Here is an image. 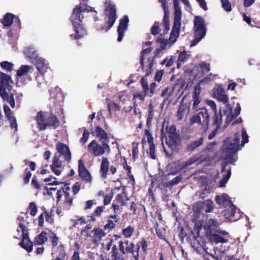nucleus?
I'll return each mask as SVG.
<instances>
[{"label": "nucleus", "mask_w": 260, "mask_h": 260, "mask_svg": "<svg viewBox=\"0 0 260 260\" xmlns=\"http://www.w3.org/2000/svg\"><path fill=\"white\" fill-rule=\"evenodd\" d=\"M241 135L237 133L233 137L226 138L223 143L222 148V154L221 157L226 161V163H233L237 160L238 157L236 152L244 147V145L248 142V136L246 131H242L241 144L239 142Z\"/></svg>", "instance_id": "obj_1"}, {"label": "nucleus", "mask_w": 260, "mask_h": 260, "mask_svg": "<svg viewBox=\"0 0 260 260\" xmlns=\"http://www.w3.org/2000/svg\"><path fill=\"white\" fill-rule=\"evenodd\" d=\"M84 11L96 12L93 8L86 4H80L75 7L70 18L75 32V34L71 35V37L75 40H78L86 34V31L82 24V20L83 18L82 13Z\"/></svg>", "instance_id": "obj_2"}, {"label": "nucleus", "mask_w": 260, "mask_h": 260, "mask_svg": "<svg viewBox=\"0 0 260 260\" xmlns=\"http://www.w3.org/2000/svg\"><path fill=\"white\" fill-rule=\"evenodd\" d=\"M56 147L58 154L56 153L54 155L51 169L56 175L58 176L63 170L61 161L59 160L60 156L69 161L71 159V154L69 147L63 143H58Z\"/></svg>", "instance_id": "obj_3"}, {"label": "nucleus", "mask_w": 260, "mask_h": 260, "mask_svg": "<svg viewBox=\"0 0 260 260\" xmlns=\"http://www.w3.org/2000/svg\"><path fill=\"white\" fill-rule=\"evenodd\" d=\"M215 201L219 205L225 206H230L231 209V213H228L229 210H224L223 212V216L230 221H236L240 217V212L239 210L233 205L230 199L229 196L225 193H222L215 197Z\"/></svg>", "instance_id": "obj_4"}, {"label": "nucleus", "mask_w": 260, "mask_h": 260, "mask_svg": "<svg viewBox=\"0 0 260 260\" xmlns=\"http://www.w3.org/2000/svg\"><path fill=\"white\" fill-rule=\"evenodd\" d=\"M87 151L91 156L99 157L105 153L110 154L111 148L107 142H101L100 144L95 140H93L88 144Z\"/></svg>", "instance_id": "obj_5"}, {"label": "nucleus", "mask_w": 260, "mask_h": 260, "mask_svg": "<svg viewBox=\"0 0 260 260\" xmlns=\"http://www.w3.org/2000/svg\"><path fill=\"white\" fill-rule=\"evenodd\" d=\"M184 85L176 84L175 86H169L162 90L161 95L164 99V104H169L175 99H179L183 94Z\"/></svg>", "instance_id": "obj_6"}, {"label": "nucleus", "mask_w": 260, "mask_h": 260, "mask_svg": "<svg viewBox=\"0 0 260 260\" xmlns=\"http://www.w3.org/2000/svg\"><path fill=\"white\" fill-rule=\"evenodd\" d=\"M206 28L203 19L196 16L194 21V39L191 42V46L196 45L206 35Z\"/></svg>", "instance_id": "obj_7"}, {"label": "nucleus", "mask_w": 260, "mask_h": 260, "mask_svg": "<svg viewBox=\"0 0 260 260\" xmlns=\"http://www.w3.org/2000/svg\"><path fill=\"white\" fill-rule=\"evenodd\" d=\"M210 121V116L206 109L204 108L198 114L193 115L190 119V124L198 123L201 128L206 131L208 127Z\"/></svg>", "instance_id": "obj_8"}, {"label": "nucleus", "mask_w": 260, "mask_h": 260, "mask_svg": "<svg viewBox=\"0 0 260 260\" xmlns=\"http://www.w3.org/2000/svg\"><path fill=\"white\" fill-rule=\"evenodd\" d=\"M176 128L174 126H171L169 129V132L165 134L164 124L161 128V133L164 137L166 138V145L172 150H176L179 142V139L177 134L175 132Z\"/></svg>", "instance_id": "obj_9"}, {"label": "nucleus", "mask_w": 260, "mask_h": 260, "mask_svg": "<svg viewBox=\"0 0 260 260\" xmlns=\"http://www.w3.org/2000/svg\"><path fill=\"white\" fill-rule=\"evenodd\" d=\"M105 5L106 6L105 12L108 17V20L106 21L108 26L105 29V31H108L114 24L116 19V14L115 6L110 1H106Z\"/></svg>", "instance_id": "obj_10"}, {"label": "nucleus", "mask_w": 260, "mask_h": 260, "mask_svg": "<svg viewBox=\"0 0 260 260\" xmlns=\"http://www.w3.org/2000/svg\"><path fill=\"white\" fill-rule=\"evenodd\" d=\"M13 83L11 77L3 73L0 78V95L1 97L6 98V93L8 92L7 90H10L11 89V84Z\"/></svg>", "instance_id": "obj_11"}, {"label": "nucleus", "mask_w": 260, "mask_h": 260, "mask_svg": "<svg viewBox=\"0 0 260 260\" xmlns=\"http://www.w3.org/2000/svg\"><path fill=\"white\" fill-rule=\"evenodd\" d=\"M19 232L20 231L22 233L23 239L20 245L22 248L25 249L27 252H30L32 250L33 244L29 240L27 234L26 233L25 225L22 223L19 224V229L17 230Z\"/></svg>", "instance_id": "obj_12"}, {"label": "nucleus", "mask_w": 260, "mask_h": 260, "mask_svg": "<svg viewBox=\"0 0 260 260\" xmlns=\"http://www.w3.org/2000/svg\"><path fill=\"white\" fill-rule=\"evenodd\" d=\"M212 96L223 104H226L229 101L228 96L226 94L224 89L219 85H216L213 89Z\"/></svg>", "instance_id": "obj_13"}, {"label": "nucleus", "mask_w": 260, "mask_h": 260, "mask_svg": "<svg viewBox=\"0 0 260 260\" xmlns=\"http://www.w3.org/2000/svg\"><path fill=\"white\" fill-rule=\"evenodd\" d=\"M219 225L220 223L215 219H207L203 225V229L206 232L207 236L208 237L213 234V232L217 231Z\"/></svg>", "instance_id": "obj_14"}, {"label": "nucleus", "mask_w": 260, "mask_h": 260, "mask_svg": "<svg viewBox=\"0 0 260 260\" xmlns=\"http://www.w3.org/2000/svg\"><path fill=\"white\" fill-rule=\"evenodd\" d=\"M78 172L79 176L84 181L89 183L91 182V175L85 167L83 161L81 159L78 161Z\"/></svg>", "instance_id": "obj_15"}, {"label": "nucleus", "mask_w": 260, "mask_h": 260, "mask_svg": "<svg viewBox=\"0 0 260 260\" xmlns=\"http://www.w3.org/2000/svg\"><path fill=\"white\" fill-rule=\"evenodd\" d=\"M129 20L127 16H124L120 20L119 25L117 29L118 37V42H121L124 37V34L128 26Z\"/></svg>", "instance_id": "obj_16"}, {"label": "nucleus", "mask_w": 260, "mask_h": 260, "mask_svg": "<svg viewBox=\"0 0 260 260\" xmlns=\"http://www.w3.org/2000/svg\"><path fill=\"white\" fill-rule=\"evenodd\" d=\"M226 110H224V113H228L226 118V122L229 123L234 118L236 117L240 114L241 108L240 104L238 103L233 112L230 105H226Z\"/></svg>", "instance_id": "obj_17"}, {"label": "nucleus", "mask_w": 260, "mask_h": 260, "mask_svg": "<svg viewBox=\"0 0 260 260\" xmlns=\"http://www.w3.org/2000/svg\"><path fill=\"white\" fill-rule=\"evenodd\" d=\"M34 63H35L37 70L41 74L45 73L47 71V70L49 68L48 61L44 58L38 56L37 59H36Z\"/></svg>", "instance_id": "obj_18"}, {"label": "nucleus", "mask_w": 260, "mask_h": 260, "mask_svg": "<svg viewBox=\"0 0 260 260\" xmlns=\"http://www.w3.org/2000/svg\"><path fill=\"white\" fill-rule=\"evenodd\" d=\"M4 110L5 115L10 122V126L12 128H14L16 131L17 130V124L16 118L13 116V113L9 108L6 105L4 106Z\"/></svg>", "instance_id": "obj_19"}, {"label": "nucleus", "mask_w": 260, "mask_h": 260, "mask_svg": "<svg viewBox=\"0 0 260 260\" xmlns=\"http://www.w3.org/2000/svg\"><path fill=\"white\" fill-rule=\"evenodd\" d=\"M162 4V6L165 11V15L163 18V26L164 27V33H167L170 29V23L169 19V13L166 8V0H158Z\"/></svg>", "instance_id": "obj_20"}, {"label": "nucleus", "mask_w": 260, "mask_h": 260, "mask_svg": "<svg viewBox=\"0 0 260 260\" xmlns=\"http://www.w3.org/2000/svg\"><path fill=\"white\" fill-rule=\"evenodd\" d=\"M209 239L211 242L218 243H226L229 241V236L223 237L220 235L218 233L217 234H212L210 236H208Z\"/></svg>", "instance_id": "obj_21"}, {"label": "nucleus", "mask_w": 260, "mask_h": 260, "mask_svg": "<svg viewBox=\"0 0 260 260\" xmlns=\"http://www.w3.org/2000/svg\"><path fill=\"white\" fill-rule=\"evenodd\" d=\"M109 161L107 157H103L100 166V173L103 178H106L109 170Z\"/></svg>", "instance_id": "obj_22"}, {"label": "nucleus", "mask_w": 260, "mask_h": 260, "mask_svg": "<svg viewBox=\"0 0 260 260\" xmlns=\"http://www.w3.org/2000/svg\"><path fill=\"white\" fill-rule=\"evenodd\" d=\"M24 54L27 58H29L31 62H34L35 60L38 57L37 50L33 46H29L25 49Z\"/></svg>", "instance_id": "obj_23"}, {"label": "nucleus", "mask_w": 260, "mask_h": 260, "mask_svg": "<svg viewBox=\"0 0 260 260\" xmlns=\"http://www.w3.org/2000/svg\"><path fill=\"white\" fill-rule=\"evenodd\" d=\"M222 172L223 173V174L222 175V179L219 182V187H220L224 186L229 180L231 175V169L230 167L226 169V166H223Z\"/></svg>", "instance_id": "obj_24"}, {"label": "nucleus", "mask_w": 260, "mask_h": 260, "mask_svg": "<svg viewBox=\"0 0 260 260\" xmlns=\"http://www.w3.org/2000/svg\"><path fill=\"white\" fill-rule=\"evenodd\" d=\"M201 89L199 86H196L193 95L192 97V108L196 110H198L199 104L201 103V98L200 97Z\"/></svg>", "instance_id": "obj_25"}, {"label": "nucleus", "mask_w": 260, "mask_h": 260, "mask_svg": "<svg viewBox=\"0 0 260 260\" xmlns=\"http://www.w3.org/2000/svg\"><path fill=\"white\" fill-rule=\"evenodd\" d=\"M36 120L40 130H44L46 127V116L44 112H40L36 116Z\"/></svg>", "instance_id": "obj_26"}, {"label": "nucleus", "mask_w": 260, "mask_h": 260, "mask_svg": "<svg viewBox=\"0 0 260 260\" xmlns=\"http://www.w3.org/2000/svg\"><path fill=\"white\" fill-rule=\"evenodd\" d=\"M94 134L101 142H107L108 143L109 139L107 133L99 126L96 127Z\"/></svg>", "instance_id": "obj_27"}, {"label": "nucleus", "mask_w": 260, "mask_h": 260, "mask_svg": "<svg viewBox=\"0 0 260 260\" xmlns=\"http://www.w3.org/2000/svg\"><path fill=\"white\" fill-rule=\"evenodd\" d=\"M32 72V67L28 65H22L17 71L16 76L18 77H20L23 76H25L29 73Z\"/></svg>", "instance_id": "obj_28"}, {"label": "nucleus", "mask_w": 260, "mask_h": 260, "mask_svg": "<svg viewBox=\"0 0 260 260\" xmlns=\"http://www.w3.org/2000/svg\"><path fill=\"white\" fill-rule=\"evenodd\" d=\"M213 208V203L212 201L207 200L200 203V211L210 212Z\"/></svg>", "instance_id": "obj_29"}, {"label": "nucleus", "mask_w": 260, "mask_h": 260, "mask_svg": "<svg viewBox=\"0 0 260 260\" xmlns=\"http://www.w3.org/2000/svg\"><path fill=\"white\" fill-rule=\"evenodd\" d=\"M189 112V108L186 105H180L177 113V117L178 120H181L184 116H187Z\"/></svg>", "instance_id": "obj_30"}, {"label": "nucleus", "mask_w": 260, "mask_h": 260, "mask_svg": "<svg viewBox=\"0 0 260 260\" xmlns=\"http://www.w3.org/2000/svg\"><path fill=\"white\" fill-rule=\"evenodd\" d=\"M94 236L93 237V242L94 243H98L102 238L105 236V233L102 229H94L93 230Z\"/></svg>", "instance_id": "obj_31"}, {"label": "nucleus", "mask_w": 260, "mask_h": 260, "mask_svg": "<svg viewBox=\"0 0 260 260\" xmlns=\"http://www.w3.org/2000/svg\"><path fill=\"white\" fill-rule=\"evenodd\" d=\"M182 17L181 10L175 11V16L173 26L176 28H180L181 20Z\"/></svg>", "instance_id": "obj_32"}, {"label": "nucleus", "mask_w": 260, "mask_h": 260, "mask_svg": "<svg viewBox=\"0 0 260 260\" xmlns=\"http://www.w3.org/2000/svg\"><path fill=\"white\" fill-rule=\"evenodd\" d=\"M46 235V233L42 232L40 234L36 237L34 241L35 244L42 245L44 244L47 240V237Z\"/></svg>", "instance_id": "obj_33"}, {"label": "nucleus", "mask_w": 260, "mask_h": 260, "mask_svg": "<svg viewBox=\"0 0 260 260\" xmlns=\"http://www.w3.org/2000/svg\"><path fill=\"white\" fill-rule=\"evenodd\" d=\"M179 30L180 28H176L175 27L173 26L169 38V42H170L171 44H173L176 41L179 35Z\"/></svg>", "instance_id": "obj_34"}, {"label": "nucleus", "mask_w": 260, "mask_h": 260, "mask_svg": "<svg viewBox=\"0 0 260 260\" xmlns=\"http://www.w3.org/2000/svg\"><path fill=\"white\" fill-rule=\"evenodd\" d=\"M111 252V257L114 260H124L123 256L118 252L116 245H113Z\"/></svg>", "instance_id": "obj_35"}, {"label": "nucleus", "mask_w": 260, "mask_h": 260, "mask_svg": "<svg viewBox=\"0 0 260 260\" xmlns=\"http://www.w3.org/2000/svg\"><path fill=\"white\" fill-rule=\"evenodd\" d=\"M13 19L14 15L11 13H7L4 16L2 22L5 26H9L12 24Z\"/></svg>", "instance_id": "obj_36"}, {"label": "nucleus", "mask_w": 260, "mask_h": 260, "mask_svg": "<svg viewBox=\"0 0 260 260\" xmlns=\"http://www.w3.org/2000/svg\"><path fill=\"white\" fill-rule=\"evenodd\" d=\"M46 126H56L58 124V121L57 117L53 115H51L48 117L46 116Z\"/></svg>", "instance_id": "obj_37"}, {"label": "nucleus", "mask_w": 260, "mask_h": 260, "mask_svg": "<svg viewBox=\"0 0 260 260\" xmlns=\"http://www.w3.org/2000/svg\"><path fill=\"white\" fill-rule=\"evenodd\" d=\"M215 76L216 75L215 74L211 73L209 74V75H207L203 80H200L197 86L200 87L201 85H204L208 82L213 81L214 79ZM200 88H201V87Z\"/></svg>", "instance_id": "obj_38"}, {"label": "nucleus", "mask_w": 260, "mask_h": 260, "mask_svg": "<svg viewBox=\"0 0 260 260\" xmlns=\"http://www.w3.org/2000/svg\"><path fill=\"white\" fill-rule=\"evenodd\" d=\"M197 68L199 71L202 72L201 76L210 70V64L205 62L200 63Z\"/></svg>", "instance_id": "obj_39"}, {"label": "nucleus", "mask_w": 260, "mask_h": 260, "mask_svg": "<svg viewBox=\"0 0 260 260\" xmlns=\"http://www.w3.org/2000/svg\"><path fill=\"white\" fill-rule=\"evenodd\" d=\"M105 208L104 206L98 207L91 216V220L93 221H95L96 217L100 216L102 213L104 211Z\"/></svg>", "instance_id": "obj_40"}, {"label": "nucleus", "mask_w": 260, "mask_h": 260, "mask_svg": "<svg viewBox=\"0 0 260 260\" xmlns=\"http://www.w3.org/2000/svg\"><path fill=\"white\" fill-rule=\"evenodd\" d=\"M203 143V138H200L198 140H196L190 144L187 147V149L189 151H193L197 147L201 146Z\"/></svg>", "instance_id": "obj_41"}, {"label": "nucleus", "mask_w": 260, "mask_h": 260, "mask_svg": "<svg viewBox=\"0 0 260 260\" xmlns=\"http://www.w3.org/2000/svg\"><path fill=\"white\" fill-rule=\"evenodd\" d=\"M222 121V116L221 113V110H220L219 113H217V111L214 112V124L216 125V127L220 128V125Z\"/></svg>", "instance_id": "obj_42"}, {"label": "nucleus", "mask_w": 260, "mask_h": 260, "mask_svg": "<svg viewBox=\"0 0 260 260\" xmlns=\"http://www.w3.org/2000/svg\"><path fill=\"white\" fill-rule=\"evenodd\" d=\"M173 168L175 169V172H178L180 171L183 170L186 168L184 161L178 160L176 162H175L173 164Z\"/></svg>", "instance_id": "obj_43"}, {"label": "nucleus", "mask_w": 260, "mask_h": 260, "mask_svg": "<svg viewBox=\"0 0 260 260\" xmlns=\"http://www.w3.org/2000/svg\"><path fill=\"white\" fill-rule=\"evenodd\" d=\"M66 190H65L64 191V198H65L64 203L66 204H68V205L69 206H70L72 204V203H73V198L71 196L70 193L67 191L68 190L70 189L69 187L68 186H67L66 188Z\"/></svg>", "instance_id": "obj_44"}, {"label": "nucleus", "mask_w": 260, "mask_h": 260, "mask_svg": "<svg viewBox=\"0 0 260 260\" xmlns=\"http://www.w3.org/2000/svg\"><path fill=\"white\" fill-rule=\"evenodd\" d=\"M14 66L13 63L7 61H3L1 63V66L2 69L7 72H11L13 70Z\"/></svg>", "instance_id": "obj_45"}, {"label": "nucleus", "mask_w": 260, "mask_h": 260, "mask_svg": "<svg viewBox=\"0 0 260 260\" xmlns=\"http://www.w3.org/2000/svg\"><path fill=\"white\" fill-rule=\"evenodd\" d=\"M5 94L6 96V98L4 97L2 98L4 100L8 102L12 108H14L15 106V103L13 95L12 94H9L8 92L6 93Z\"/></svg>", "instance_id": "obj_46"}, {"label": "nucleus", "mask_w": 260, "mask_h": 260, "mask_svg": "<svg viewBox=\"0 0 260 260\" xmlns=\"http://www.w3.org/2000/svg\"><path fill=\"white\" fill-rule=\"evenodd\" d=\"M189 56L185 51L180 52L178 58V64L186 61L188 59Z\"/></svg>", "instance_id": "obj_47"}, {"label": "nucleus", "mask_w": 260, "mask_h": 260, "mask_svg": "<svg viewBox=\"0 0 260 260\" xmlns=\"http://www.w3.org/2000/svg\"><path fill=\"white\" fill-rule=\"evenodd\" d=\"M126 197L123 194H118L116 198V203L120 205H124L126 201Z\"/></svg>", "instance_id": "obj_48"}, {"label": "nucleus", "mask_w": 260, "mask_h": 260, "mask_svg": "<svg viewBox=\"0 0 260 260\" xmlns=\"http://www.w3.org/2000/svg\"><path fill=\"white\" fill-rule=\"evenodd\" d=\"M134 231V229L131 226H129L127 228L124 229L122 231L123 235L125 237H130L133 234Z\"/></svg>", "instance_id": "obj_49"}, {"label": "nucleus", "mask_w": 260, "mask_h": 260, "mask_svg": "<svg viewBox=\"0 0 260 260\" xmlns=\"http://www.w3.org/2000/svg\"><path fill=\"white\" fill-rule=\"evenodd\" d=\"M56 178L52 176H50L44 179L45 182H49L48 183V185H57L60 183H62V182H59L56 180Z\"/></svg>", "instance_id": "obj_50"}, {"label": "nucleus", "mask_w": 260, "mask_h": 260, "mask_svg": "<svg viewBox=\"0 0 260 260\" xmlns=\"http://www.w3.org/2000/svg\"><path fill=\"white\" fill-rule=\"evenodd\" d=\"M221 2L224 10L227 12H230L232 10L231 5L229 0H221Z\"/></svg>", "instance_id": "obj_51"}, {"label": "nucleus", "mask_w": 260, "mask_h": 260, "mask_svg": "<svg viewBox=\"0 0 260 260\" xmlns=\"http://www.w3.org/2000/svg\"><path fill=\"white\" fill-rule=\"evenodd\" d=\"M153 117V109L152 104H150L149 105V108L148 110V115H147V122L151 121Z\"/></svg>", "instance_id": "obj_52"}, {"label": "nucleus", "mask_w": 260, "mask_h": 260, "mask_svg": "<svg viewBox=\"0 0 260 260\" xmlns=\"http://www.w3.org/2000/svg\"><path fill=\"white\" fill-rule=\"evenodd\" d=\"M29 208L30 210V214L33 216H35L37 214L38 208L35 203H30L29 204Z\"/></svg>", "instance_id": "obj_53"}, {"label": "nucleus", "mask_w": 260, "mask_h": 260, "mask_svg": "<svg viewBox=\"0 0 260 260\" xmlns=\"http://www.w3.org/2000/svg\"><path fill=\"white\" fill-rule=\"evenodd\" d=\"M159 24L158 22H155L151 28V32L153 35H156L159 34Z\"/></svg>", "instance_id": "obj_54"}, {"label": "nucleus", "mask_w": 260, "mask_h": 260, "mask_svg": "<svg viewBox=\"0 0 260 260\" xmlns=\"http://www.w3.org/2000/svg\"><path fill=\"white\" fill-rule=\"evenodd\" d=\"M146 93L141 92H136L134 94V99H138L141 101H143L145 100Z\"/></svg>", "instance_id": "obj_55"}, {"label": "nucleus", "mask_w": 260, "mask_h": 260, "mask_svg": "<svg viewBox=\"0 0 260 260\" xmlns=\"http://www.w3.org/2000/svg\"><path fill=\"white\" fill-rule=\"evenodd\" d=\"M151 51V48H148L145 49H144L141 54V59L140 63L142 66L144 65V55L146 54L150 53Z\"/></svg>", "instance_id": "obj_56"}, {"label": "nucleus", "mask_w": 260, "mask_h": 260, "mask_svg": "<svg viewBox=\"0 0 260 260\" xmlns=\"http://www.w3.org/2000/svg\"><path fill=\"white\" fill-rule=\"evenodd\" d=\"M89 133L86 129L84 131L82 137L80 140V142L83 144H84L87 141L89 137Z\"/></svg>", "instance_id": "obj_57"}, {"label": "nucleus", "mask_w": 260, "mask_h": 260, "mask_svg": "<svg viewBox=\"0 0 260 260\" xmlns=\"http://www.w3.org/2000/svg\"><path fill=\"white\" fill-rule=\"evenodd\" d=\"M205 103L208 106L211 107L214 110V112H217L216 105L213 101L210 100H207L205 101Z\"/></svg>", "instance_id": "obj_58"}, {"label": "nucleus", "mask_w": 260, "mask_h": 260, "mask_svg": "<svg viewBox=\"0 0 260 260\" xmlns=\"http://www.w3.org/2000/svg\"><path fill=\"white\" fill-rule=\"evenodd\" d=\"M145 134L146 136L147 141L149 143V145H151V144H154L153 141V137L151 135V134L149 133V132L147 129H146L145 131Z\"/></svg>", "instance_id": "obj_59"}, {"label": "nucleus", "mask_w": 260, "mask_h": 260, "mask_svg": "<svg viewBox=\"0 0 260 260\" xmlns=\"http://www.w3.org/2000/svg\"><path fill=\"white\" fill-rule=\"evenodd\" d=\"M149 155L151 158L155 159L156 158V156L155 154V145L154 144H152L149 145Z\"/></svg>", "instance_id": "obj_60"}, {"label": "nucleus", "mask_w": 260, "mask_h": 260, "mask_svg": "<svg viewBox=\"0 0 260 260\" xmlns=\"http://www.w3.org/2000/svg\"><path fill=\"white\" fill-rule=\"evenodd\" d=\"M198 160V158L196 157H193L192 158H190L187 161H184V164L185 166V167H188L189 166L191 165L192 164L195 163L197 162Z\"/></svg>", "instance_id": "obj_61"}, {"label": "nucleus", "mask_w": 260, "mask_h": 260, "mask_svg": "<svg viewBox=\"0 0 260 260\" xmlns=\"http://www.w3.org/2000/svg\"><path fill=\"white\" fill-rule=\"evenodd\" d=\"M181 179H182V177H181L180 175L176 176L175 178H174L173 179H172L169 182V185L171 186H173L174 185H176V184H178L179 182H180L181 181Z\"/></svg>", "instance_id": "obj_62"}, {"label": "nucleus", "mask_w": 260, "mask_h": 260, "mask_svg": "<svg viewBox=\"0 0 260 260\" xmlns=\"http://www.w3.org/2000/svg\"><path fill=\"white\" fill-rule=\"evenodd\" d=\"M80 187L81 184L79 182H76L73 185L72 187V190L74 194H76L77 193H78V192L80 190Z\"/></svg>", "instance_id": "obj_63"}, {"label": "nucleus", "mask_w": 260, "mask_h": 260, "mask_svg": "<svg viewBox=\"0 0 260 260\" xmlns=\"http://www.w3.org/2000/svg\"><path fill=\"white\" fill-rule=\"evenodd\" d=\"M91 229V225L88 224L81 231V234L85 236H88L89 235L88 231Z\"/></svg>", "instance_id": "obj_64"}]
</instances>
